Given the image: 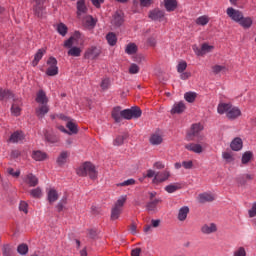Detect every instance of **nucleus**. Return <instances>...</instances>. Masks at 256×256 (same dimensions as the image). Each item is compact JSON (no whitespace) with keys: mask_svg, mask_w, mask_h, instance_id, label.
<instances>
[{"mask_svg":"<svg viewBox=\"0 0 256 256\" xmlns=\"http://www.w3.org/2000/svg\"><path fill=\"white\" fill-rule=\"evenodd\" d=\"M47 201L52 205L59 200V192L57 189L50 187L46 189Z\"/></svg>","mask_w":256,"mask_h":256,"instance_id":"obj_13","label":"nucleus"},{"mask_svg":"<svg viewBox=\"0 0 256 256\" xmlns=\"http://www.w3.org/2000/svg\"><path fill=\"white\" fill-rule=\"evenodd\" d=\"M81 48L79 47H72L69 51H68V55H70L71 57H81Z\"/></svg>","mask_w":256,"mask_h":256,"instance_id":"obj_51","label":"nucleus"},{"mask_svg":"<svg viewBox=\"0 0 256 256\" xmlns=\"http://www.w3.org/2000/svg\"><path fill=\"white\" fill-rule=\"evenodd\" d=\"M109 83V78L103 79L100 85L101 89H109Z\"/></svg>","mask_w":256,"mask_h":256,"instance_id":"obj_62","label":"nucleus"},{"mask_svg":"<svg viewBox=\"0 0 256 256\" xmlns=\"http://www.w3.org/2000/svg\"><path fill=\"white\" fill-rule=\"evenodd\" d=\"M67 159H69V152L68 151H63L58 156V158L56 160V163H57V165L62 167V165H65V163H67Z\"/></svg>","mask_w":256,"mask_h":256,"instance_id":"obj_35","label":"nucleus"},{"mask_svg":"<svg viewBox=\"0 0 256 256\" xmlns=\"http://www.w3.org/2000/svg\"><path fill=\"white\" fill-rule=\"evenodd\" d=\"M162 201L163 200H161L160 198H156L148 202L146 205L147 211H151L152 213H155L157 211V205H159V203H162Z\"/></svg>","mask_w":256,"mask_h":256,"instance_id":"obj_32","label":"nucleus"},{"mask_svg":"<svg viewBox=\"0 0 256 256\" xmlns=\"http://www.w3.org/2000/svg\"><path fill=\"white\" fill-rule=\"evenodd\" d=\"M149 18L152 21H163L165 19V12L163 10L154 9L150 11Z\"/></svg>","mask_w":256,"mask_h":256,"instance_id":"obj_17","label":"nucleus"},{"mask_svg":"<svg viewBox=\"0 0 256 256\" xmlns=\"http://www.w3.org/2000/svg\"><path fill=\"white\" fill-rule=\"evenodd\" d=\"M201 231L202 233H204V235H211V233H216L217 224L215 223L204 224L201 228Z\"/></svg>","mask_w":256,"mask_h":256,"instance_id":"obj_23","label":"nucleus"},{"mask_svg":"<svg viewBox=\"0 0 256 256\" xmlns=\"http://www.w3.org/2000/svg\"><path fill=\"white\" fill-rule=\"evenodd\" d=\"M45 53V48H41L36 52V54L34 55V60L32 61L33 67H37V65H39V61L43 59V55H45Z\"/></svg>","mask_w":256,"mask_h":256,"instance_id":"obj_34","label":"nucleus"},{"mask_svg":"<svg viewBox=\"0 0 256 256\" xmlns=\"http://www.w3.org/2000/svg\"><path fill=\"white\" fill-rule=\"evenodd\" d=\"M187 215H189V206H183L179 209L177 218L180 221H185Z\"/></svg>","mask_w":256,"mask_h":256,"instance_id":"obj_37","label":"nucleus"},{"mask_svg":"<svg viewBox=\"0 0 256 256\" xmlns=\"http://www.w3.org/2000/svg\"><path fill=\"white\" fill-rule=\"evenodd\" d=\"M184 99L188 103H194L195 99H197V93H195V92H186L184 94Z\"/></svg>","mask_w":256,"mask_h":256,"instance_id":"obj_46","label":"nucleus"},{"mask_svg":"<svg viewBox=\"0 0 256 256\" xmlns=\"http://www.w3.org/2000/svg\"><path fill=\"white\" fill-rule=\"evenodd\" d=\"M203 126L201 123L193 124L188 132L189 139H193V137H200L199 134L202 132Z\"/></svg>","mask_w":256,"mask_h":256,"instance_id":"obj_16","label":"nucleus"},{"mask_svg":"<svg viewBox=\"0 0 256 256\" xmlns=\"http://www.w3.org/2000/svg\"><path fill=\"white\" fill-rule=\"evenodd\" d=\"M233 256H247V251H245L244 247H239L234 251Z\"/></svg>","mask_w":256,"mask_h":256,"instance_id":"obj_58","label":"nucleus"},{"mask_svg":"<svg viewBox=\"0 0 256 256\" xmlns=\"http://www.w3.org/2000/svg\"><path fill=\"white\" fill-rule=\"evenodd\" d=\"M77 175L80 177H87L89 176L90 179L95 181L97 179V168H95V165L91 162H85L82 164L77 170H76Z\"/></svg>","mask_w":256,"mask_h":256,"instance_id":"obj_2","label":"nucleus"},{"mask_svg":"<svg viewBox=\"0 0 256 256\" xmlns=\"http://www.w3.org/2000/svg\"><path fill=\"white\" fill-rule=\"evenodd\" d=\"M181 188V183H172L165 186L164 190L166 191V193H175V191H179V189Z\"/></svg>","mask_w":256,"mask_h":256,"instance_id":"obj_39","label":"nucleus"},{"mask_svg":"<svg viewBox=\"0 0 256 256\" xmlns=\"http://www.w3.org/2000/svg\"><path fill=\"white\" fill-rule=\"evenodd\" d=\"M185 109H187L185 102H175L170 110V113L171 115H181V113H185Z\"/></svg>","mask_w":256,"mask_h":256,"instance_id":"obj_14","label":"nucleus"},{"mask_svg":"<svg viewBox=\"0 0 256 256\" xmlns=\"http://www.w3.org/2000/svg\"><path fill=\"white\" fill-rule=\"evenodd\" d=\"M34 1H35L34 11L35 13H39V11L43 9V3H45V0H34Z\"/></svg>","mask_w":256,"mask_h":256,"instance_id":"obj_54","label":"nucleus"},{"mask_svg":"<svg viewBox=\"0 0 256 256\" xmlns=\"http://www.w3.org/2000/svg\"><path fill=\"white\" fill-rule=\"evenodd\" d=\"M19 211L27 215L29 213V204H27L25 201H20Z\"/></svg>","mask_w":256,"mask_h":256,"instance_id":"obj_53","label":"nucleus"},{"mask_svg":"<svg viewBox=\"0 0 256 256\" xmlns=\"http://www.w3.org/2000/svg\"><path fill=\"white\" fill-rule=\"evenodd\" d=\"M217 112L219 115H226L227 119L230 121H235L241 117V109L237 106H233L231 103H219L217 107Z\"/></svg>","mask_w":256,"mask_h":256,"instance_id":"obj_1","label":"nucleus"},{"mask_svg":"<svg viewBox=\"0 0 256 256\" xmlns=\"http://www.w3.org/2000/svg\"><path fill=\"white\" fill-rule=\"evenodd\" d=\"M154 169H165V164L161 161L155 162L153 164Z\"/></svg>","mask_w":256,"mask_h":256,"instance_id":"obj_63","label":"nucleus"},{"mask_svg":"<svg viewBox=\"0 0 256 256\" xmlns=\"http://www.w3.org/2000/svg\"><path fill=\"white\" fill-rule=\"evenodd\" d=\"M22 105H23V102L21 101V99L14 100L11 107V113L14 117H19V115H21Z\"/></svg>","mask_w":256,"mask_h":256,"instance_id":"obj_19","label":"nucleus"},{"mask_svg":"<svg viewBox=\"0 0 256 256\" xmlns=\"http://www.w3.org/2000/svg\"><path fill=\"white\" fill-rule=\"evenodd\" d=\"M87 13V6L85 5V0H78L77 1V17L81 19L82 15Z\"/></svg>","mask_w":256,"mask_h":256,"instance_id":"obj_27","label":"nucleus"},{"mask_svg":"<svg viewBox=\"0 0 256 256\" xmlns=\"http://www.w3.org/2000/svg\"><path fill=\"white\" fill-rule=\"evenodd\" d=\"M209 21H211V18H209V16L202 15V16H199L195 20V23H196V25H199L200 27H205V25H207L209 23Z\"/></svg>","mask_w":256,"mask_h":256,"instance_id":"obj_40","label":"nucleus"},{"mask_svg":"<svg viewBox=\"0 0 256 256\" xmlns=\"http://www.w3.org/2000/svg\"><path fill=\"white\" fill-rule=\"evenodd\" d=\"M182 167H184V169H193V161L191 160L183 161Z\"/></svg>","mask_w":256,"mask_h":256,"instance_id":"obj_61","label":"nucleus"},{"mask_svg":"<svg viewBox=\"0 0 256 256\" xmlns=\"http://www.w3.org/2000/svg\"><path fill=\"white\" fill-rule=\"evenodd\" d=\"M253 151H246L242 154L241 163L242 165H249L253 161Z\"/></svg>","mask_w":256,"mask_h":256,"instance_id":"obj_33","label":"nucleus"},{"mask_svg":"<svg viewBox=\"0 0 256 256\" xmlns=\"http://www.w3.org/2000/svg\"><path fill=\"white\" fill-rule=\"evenodd\" d=\"M147 45H149V47H155L157 45V38L156 37H149L147 40Z\"/></svg>","mask_w":256,"mask_h":256,"instance_id":"obj_59","label":"nucleus"},{"mask_svg":"<svg viewBox=\"0 0 256 256\" xmlns=\"http://www.w3.org/2000/svg\"><path fill=\"white\" fill-rule=\"evenodd\" d=\"M164 7L168 12L175 11L177 9V0H164Z\"/></svg>","mask_w":256,"mask_h":256,"instance_id":"obj_38","label":"nucleus"},{"mask_svg":"<svg viewBox=\"0 0 256 256\" xmlns=\"http://www.w3.org/2000/svg\"><path fill=\"white\" fill-rule=\"evenodd\" d=\"M139 66L135 63L131 64L129 67V73L130 75H137L139 73Z\"/></svg>","mask_w":256,"mask_h":256,"instance_id":"obj_56","label":"nucleus"},{"mask_svg":"<svg viewBox=\"0 0 256 256\" xmlns=\"http://www.w3.org/2000/svg\"><path fill=\"white\" fill-rule=\"evenodd\" d=\"M112 118L116 121V123H121L123 119V110H121V107L113 108Z\"/></svg>","mask_w":256,"mask_h":256,"instance_id":"obj_30","label":"nucleus"},{"mask_svg":"<svg viewBox=\"0 0 256 256\" xmlns=\"http://www.w3.org/2000/svg\"><path fill=\"white\" fill-rule=\"evenodd\" d=\"M195 55H197V57H205V55L209 54V53H213V51H215V46L213 44H209L207 42H204L201 44V47H197V45H194L192 47Z\"/></svg>","mask_w":256,"mask_h":256,"instance_id":"obj_5","label":"nucleus"},{"mask_svg":"<svg viewBox=\"0 0 256 256\" xmlns=\"http://www.w3.org/2000/svg\"><path fill=\"white\" fill-rule=\"evenodd\" d=\"M30 195L34 199H41L43 197V190L39 187L30 190Z\"/></svg>","mask_w":256,"mask_h":256,"instance_id":"obj_45","label":"nucleus"},{"mask_svg":"<svg viewBox=\"0 0 256 256\" xmlns=\"http://www.w3.org/2000/svg\"><path fill=\"white\" fill-rule=\"evenodd\" d=\"M35 101L38 105H47V103H49V98H47L45 91L39 90L36 94Z\"/></svg>","mask_w":256,"mask_h":256,"instance_id":"obj_20","label":"nucleus"},{"mask_svg":"<svg viewBox=\"0 0 256 256\" xmlns=\"http://www.w3.org/2000/svg\"><path fill=\"white\" fill-rule=\"evenodd\" d=\"M106 41L108 45H110L111 47H115V45H117V35H115V33L113 32H109L106 35Z\"/></svg>","mask_w":256,"mask_h":256,"instance_id":"obj_41","label":"nucleus"},{"mask_svg":"<svg viewBox=\"0 0 256 256\" xmlns=\"http://www.w3.org/2000/svg\"><path fill=\"white\" fill-rule=\"evenodd\" d=\"M149 141L151 145H161V143H163V135L156 132L150 136Z\"/></svg>","mask_w":256,"mask_h":256,"instance_id":"obj_31","label":"nucleus"},{"mask_svg":"<svg viewBox=\"0 0 256 256\" xmlns=\"http://www.w3.org/2000/svg\"><path fill=\"white\" fill-rule=\"evenodd\" d=\"M141 255V248H134L131 251V256H139Z\"/></svg>","mask_w":256,"mask_h":256,"instance_id":"obj_64","label":"nucleus"},{"mask_svg":"<svg viewBox=\"0 0 256 256\" xmlns=\"http://www.w3.org/2000/svg\"><path fill=\"white\" fill-rule=\"evenodd\" d=\"M135 7H151L154 0H132Z\"/></svg>","mask_w":256,"mask_h":256,"instance_id":"obj_42","label":"nucleus"},{"mask_svg":"<svg viewBox=\"0 0 256 256\" xmlns=\"http://www.w3.org/2000/svg\"><path fill=\"white\" fill-rule=\"evenodd\" d=\"M248 215L251 218L256 217V202L252 204L251 209L248 211Z\"/></svg>","mask_w":256,"mask_h":256,"instance_id":"obj_60","label":"nucleus"},{"mask_svg":"<svg viewBox=\"0 0 256 256\" xmlns=\"http://www.w3.org/2000/svg\"><path fill=\"white\" fill-rule=\"evenodd\" d=\"M215 196L211 193H203L199 195L200 203H207V201H214Z\"/></svg>","mask_w":256,"mask_h":256,"instance_id":"obj_44","label":"nucleus"},{"mask_svg":"<svg viewBox=\"0 0 256 256\" xmlns=\"http://www.w3.org/2000/svg\"><path fill=\"white\" fill-rule=\"evenodd\" d=\"M212 71L216 75L219 74V73H227V66H225V65H214L212 67Z\"/></svg>","mask_w":256,"mask_h":256,"instance_id":"obj_47","label":"nucleus"},{"mask_svg":"<svg viewBox=\"0 0 256 256\" xmlns=\"http://www.w3.org/2000/svg\"><path fill=\"white\" fill-rule=\"evenodd\" d=\"M187 151H191L192 153L201 154L205 149H207V143L203 142L202 144L198 143H188L185 146Z\"/></svg>","mask_w":256,"mask_h":256,"instance_id":"obj_9","label":"nucleus"},{"mask_svg":"<svg viewBox=\"0 0 256 256\" xmlns=\"http://www.w3.org/2000/svg\"><path fill=\"white\" fill-rule=\"evenodd\" d=\"M49 67L46 70V75L49 77H55L59 74V67H57V59L55 57H50L47 61Z\"/></svg>","mask_w":256,"mask_h":256,"instance_id":"obj_7","label":"nucleus"},{"mask_svg":"<svg viewBox=\"0 0 256 256\" xmlns=\"http://www.w3.org/2000/svg\"><path fill=\"white\" fill-rule=\"evenodd\" d=\"M48 157L47 153L41 150H35L32 152V159H34V161H45Z\"/></svg>","mask_w":256,"mask_h":256,"instance_id":"obj_29","label":"nucleus"},{"mask_svg":"<svg viewBox=\"0 0 256 256\" xmlns=\"http://www.w3.org/2000/svg\"><path fill=\"white\" fill-rule=\"evenodd\" d=\"M125 203H127V195H122L118 197L111 209V221H117V219L121 217V213H123V207H125Z\"/></svg>","mask_w":256,"mask_h":256,"instance_id":"obj_3","label":"nucleus"},{"mask_svg":"<svg viewBox=\"0 0 256 256\" xmlns=\"http://www.w3.org/2000/svg\"><path fill=\"white\" fill-rule=\"evenodd\" d=\"M54 27L57 33L61 35V37H66L67 33H69V27H67L63 22L55 24Z\"/></svg>","mask_w":256,"mask_h":256,"instance_id":"obj_25","label":"nucleus"},{"mask_svg":"<svg viewBox=\"0 0 256 256\" xmlns=\"http://www.w3.org/2000/svg\"><path fill=\"white\" fill-rule=\"evenodd\" d=\"M226 15H228V17L234 21V23H239L243 17V12H241V10H237L233 7H228L226 9Z\"/></svg>","mask_w":256,"mask_h":256,"instance_id":"obj_10","label":"nucleus"},{"mask_svg":"<svg viewBox=\"0 0 256 256\" xmlns=\"http://www.w3.org/2000/svg\"><path fill=\"white\" fill-rule=\"evenodd\" d=\"M186 69H187V62L185 60L180 61L177 65V71L179 73H183L185 72Z\"/></svg>","mask_w":256,"mask_h":256,"instance_id":"obj_55","label":"nucleus"},{"mask_svg":"<svg viewBox=\"0 0 256 256\" xmlns=\"http://www.w3.org/2000/svg\"><path fill=\"white\" fill-rule=\"evenodd\" d=\"M137 51H138L137 44L129 43V44L126 45L125 53L127 55H135V53H137Z\"/></svg>","mask_w":256,"mask_h":256,"instance_id":"obj_43","label":"nucleus"},{"mask_svg":"<svg viewBox=\"0 0 256 256\" xmlns=\"http://www.w3.org/2000/svg\"><path fill=\"white\" fill-rule=\"evenodd\" d=\"M141 109L132 107L131 109L122 110V119H139L141 117Z\"/></svg>","mask_w":256,"mask_h":256,"instance_id":"obj_6","label":"nucleus"},{"mask_svg":"<svg viewBox=\"0 0 256 256\" xmlns=\"http://www.w3.org/2000/svg\"><path fill=\"white\" fill-rule=\"evenodd\" d=\"M136 181L133 178L125 180L123 182L117 183L116 187H130L131 185H135Z\"/></svg>","mask_w":256,"mask_h":256,"instance_id":"obj_50","label":"nucleus"},{"mask_svg":"<svg viewBox=\"0 0 256 256\" xmlns=\"http://www.w3.org/2000/svg\"><path fill=\"white\" fill-rule=\"evenodd\" d=\"M125 139H127V135H119L114 139L113 145H115L116 147H120V145H123V143H125Z\"/></svg>","mask_w":256,"mask_h":256,"instance_id":"obj_49","label":"nucleus"},{"mask_svg":"<svg viewBox=\"0 0 256 256\" xmlns=\"http://www.w3.org/2000/svg\"><path fill=\"white\" fill-rule=\"evenodd\" d=\"M49 113V105L47 104H39V106L36 108V115L39 117V119H43L45 115Z\"/></svg>","mask_w":256,"mask_h":256,"instance_id":"obj_24","label":"nucleus"},{"mask_svg":"<svg viewBox=\"0 0 256 256\" xmlns=\"http://www.w3.org/2000/svg\"><path fill=\"white\" fill-rule=\"evenodd\" d=\"M59 119L61 121H65L66 127L68 129H65V126H58L59 131L62 133H67L68 135H77L79 133V128H77V124L73 122V120L63 114L59 115Z\"/></svg>","mask_w":256,"mask_h":256,"instance_id":"obj_4","label":"nucleus"},{"mask_svg":"<svg viewBox=\"0 0 256 256\" xmlns=\"http://www.w3.org/2000/svg\"><path fill=\"white\" fill-rule=\"evenodd\" d=\"M82 23L84 27H87L88 29H93V27L97 25V20L93 18V16L87 15L83 18Z\"/></svg>","mask_w":256,"mask_h":256,"instance_id":"obj_26","label":"nucleus"},{"mask_svg":"<svg viewBox=\"0 0 256 256\" xmlns=\"http://www.w3.org/2000/svg\"><path fill=\"white\" fill-rule=\"evenodd\" d=\"M99 55H101V48H98L96 46H91L86 50L84 57L85 59L93 60V59H97Z\"/></svg>","mask_w":256,"mask_h":256,"instance_id":"obj_12","label":"nucleus"},{"mask_svg":"<svg viewBox=\"0 0 256 256\" xmlns=\"http://www.w3.org/2000/svg\"><path fill=\"white\" fill-rule=\"evenodd\" d=\"M45 139L48 143H59V136L51 133L45 134Z\"/></svg>","mask_w":256,"mask_h":256,"instance_id":"obj_48","label":"nucleus"},{"mask_svg":"<svg viewBox=\"0 0 256 256\" xmlns=\"http://www.w3.org/2000/svg\"><path fill=\"white\" fill-rule=\"evenodd\" d=\"M25 139V135L22 131H16L10 136L11 143H19V141H23Z\"/></svg>","mask_w":256,"mask_h":256,"instance_id":"obj_36","label":"nucleus"},{"mask_svg":"<svg viewBox=\"0 0 256 256\" xmlns=\"http://www.w3.org/2000/svg\"><path fill=\"white\" fill-rule=\"evenodd\" d=\"M79 41H81V32L76 31L68 40L64 42V47L69 49L73 47V45H79Z\"/></svg>","mask_w":256,"mask_h":256,"instance_id":"obj_11","label":"nucleus"},{"mask_svg":"<svg viewBox=\"0 0 256 256\" xmlns=\"http://www.w3.org/2000/svg\"><path fill=\"white\" fill-rule=\"evenodd\" d=\"M17 252L19 255H27V253H29V246H27V244H20L17 247Z\"/></svg>","mask_w":256,"mask_h":256,"instance_id":"obj_52","label":"nucleus"},{"mask_svg":"<svg viewBox=\"0 0 256 256\" xmlns=\"http://www.w3.org/2000/svg\"><path fill=\"white\" fill-rule=\"evenodd\" d=\"M238 24L243 29H251V27L253 26V19L251 17H249V16L245 17L242 14V18H240V21L238 22Z\"/></svg>","mask_w":256,"mask_h":256,"instance_id":"obj_22","label":"nucleus"},{"mask_svg":"<svg viewBox=\"0 0 256 256\" xmlns=\"http://www.w3.org/2000/svg\"><path fill=\"white\" fill-rule=\"evenodd\" d=\"M222 159L227 165H233L235 163V153L231 150L222 152Z\"/></svg>","mask_w":256,"mask_h":256,"instance_id":"obj_18","label":"nucleus"},{"mask_svg":"<svg viewBox=\"0 0 256 256\" xmlns=\"http://www.w3.org/2000/svg\"><path fill=\"white\" fill-rule=\"evenodd\" d=\"M232 151H241L243 149V140L239 137L234 138L230 143Z\"/></svg>","mask_w":256,"mask_h":256,"instance_id":"obj_28","label":"nucleus"},{"mask_svg":"<svg viewBox=\"0 0 256 256\" xmlns=\"http://www.w3.org/2000/svg\"><path fill=\"white\" fill-rule=\"evenodd\" d=\"M123 22V12L116 11L112 18V25H114V27H121V25H123Z\"/></svg>","mask_w":256,"mask_h":256,"instance_id":"obj_21","label":"nucleus"},{"mask_svg":"<svg viewBox=\"0 0 256 256\" xmlns=\"http://www.w3.org/2000/svg\"><path fill=\"white\" fill-rule=\"evenodd\" d=\"M155 175H157V172H155V170L148 169L143 177L144 179H153V177L155 178Z\"/></svg>","mask_w":256,"mask_h":256,"instance_id":"obj_57","label":"nucleus"},{"mask_svg":"<svg viewBox=\"0 0 256 256\" xmlns=\"http://www.w3.org/2000/svg\"><path fill=\"white\" fill-rule=\"evenodd\" d=\"M170 177H171V172L169 170L156 172V175L153 178L152 183L154 185H160V183H165V181H169Z\"/></svg>","mask_w":256,"mask_h":256,"instance_id":"obj_8","label":"nucleus"},{"mask_svg":"<svg viewBox=\"0 0 256 256\" xmlns=\"http://www.w3.org/2000/svg\"><path fill=\"white\" fill-rule=\"evenodd\" d=\"M23 181L26 185H29V187H37V185H39V178H37L33 173L26 174L23 177Z\"/></svg>","mask_w":256,"mask_h":256,"instance_id":"obj_15","label":"nucleus"}]
</instances>
